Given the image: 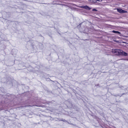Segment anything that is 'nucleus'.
I'll return each instance as SVG.
<instances>
[{"mask_svg":"<svg viewBox=\"0 0 128 128\" xmlns=\"http://www.w3.org/2000/svg\"><path fill=\"white\" fill-rule=\"evenodd\" d=\"M117 11L120 13H126L127 12L126 11L120 9H118Z\"/></svg>","mask_w":128,"mask_h":128,"instance_id":"f03ea898","label":"nucleus"},{"mask_svg":"<svg viewBox=\"0 0 128 128\" xmlns=\"http://www.w3.org/2000/svg\"><path fill=\"white\" fill-rule=\"evenodd\" d=\"M127 37H128V36H127Z\"/></svg>","mask_w":128,"mask_h":128,"instance_id":"1a4fd4ad","label":"nucleus"},{"mask_svg":"<svg viewBox=\"0 0 128 128\" xmlns=\"http://www.w3.org/2000/svg\"><path fill=\"white\" fill-rule=\"evenodd\" d=\"M82 8L88 10H90L92 8H90L89 6H82Z\"/></svg>","mask_w":128,"mask_h":128,"instance_id":"7ed1b4c3","label":"nucleus"},{"mask_svg":"<svg viewBox=\"0 0 128 128\" xmlns=\"http://www.w3.org/2000/svg\"><path fill=\"white\" fill-rule=\"evenodd\" d=\"M123 43H126V42H123Z\"/></svg>","mask_w":128,"mask_h":128,"instance_id":"9b49d317","label":"nucleus"},{"mask_svg":"<svg viewBox=\"0 0 128 128\" xmlns=\"http://www.w3.org/2000/svg\"><path fill=\"white\" fill-rule=\"evenodd\" d=\"M117 31H115V30H113L112 31V32H113L114 33L117 34Z\"/></svg>","mask_w":128,"mask_h":128,"instance_id":"39448f33","label":"nucleus"},{"mask_svg":"<svg viewBox=\"0 0 128 128\" xmlns=\"http://www.w3.org/2000/svg\"><path fill=\"white\" fill-rule=\"evenodd\" d=\"M120 55H122L125 56H127L128 54L126 53L123 52L122 50H121L120 53Z\"/></svg>","mask_w":128,"mask_h":128,"instance_id":"20e7f679","label":"nucleus"},{"mask_svg":"<svg viewBox=\"0 0 128 128\" xmlns=\"http://www.w3.org/2000/svg\"><path fill=\"white\" fill-rule=\"evenodd\" d=\"M121 50L118 49H113L112 50V52L115 54L118 55H120Z\"/></svg>","mask_w":128,"mask_h":128,"instance_id":"f257e3e1","label":"nucleus"},{"mask_svg":"<svg viewBox=\"0 0 128 128\" xmlns=\"http://www.w3.org/2000/svg\"><path fill=\"white\" fill-rule=\"evenodd\" d=\"M125 37H126V38H127V36H125Z\"/></svg>","mask_w":128,"mask_h":128,"instance_id":"9d476101","label":"nucleus"},{"mask_svg":"<svg viewBox=\"0 0 128 128\" xmlns=\"http://www.w3.org/2000/svg\"><path fill=\"white\" fill-rule=\"evenodd\" d=\"M93 11L96 12L97 11V10L96 9H94L92 10Z\"/></svg>","mask_w":128,"mask_h":128,"instance_id":"423d86ee","label":"nucleus"},{"mask_svg":"<svg viewBox=\"0 0 128 128\" xmlns=\"http://www.w3.org/2000/svg\"><path fill=\"white\" fill-rule=\"evenodd\" d=\"M117 34H120V32H119L118 31H117Z\"/></svg>","mask_w":128,"mask_h":128,"instance_id":"0eeeda50","label":"nucleus"},{"mask_svg":"<svg viewBox=\"0 0 128 128\" xmlns=\"http://www.w3.org/2000/svg\"><path fill=\"white\" fill-rule=\"evenodd\" d=\"M97 0V1H98L100 2H102V1L103 0Z\"/></svg>","mask_w":128,"mask_h":128,"instance_id":"6e6552de","label":"nucleus"}]
</instances>
